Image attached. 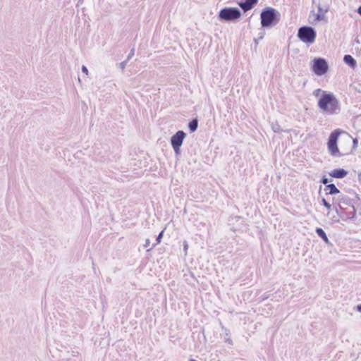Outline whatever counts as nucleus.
Listing matches in <instances>:
<instances>
[{
	"instance_id": "obj_1",
	"label": "nucleus",
	"mask_w": 361,
	"mask_h": 361,
	"mask_svg": "<svg viewBox=\"0 0 361 361\" xmlns=\"http://www.w3.org/2000/svg\"><path fill=\"white\" fill-rule=\"evenodd\" d=\"M317 105L322 113L325 115H337L341 110L339 101L331 92H323Z\"/></svg>"
},
{
	"instance_id": "obj_2",
	"label": "nucleus",
	"mask_w": 361,
	"mask_h": 361,
	"mask_svg": "<svg viewBox=\"0 0 361 361\" xmlns=\"http://www.w3.org/2000/svg\"><path fill=\"white\" fill-rule=\"evenodd\" d=\"M341 135H343L345 137V140L348 143L351 142L352 137L344 130H342L339 128L334 130L329 135L328 142H327V148L329 152L335 157H338L340 155L339 150L337 146L338 138Z\"/></svg>"
},
{
	"instance_id": "obj_3",
	"label": "nucleus",
	"mask_w": 361,
	"mask_h": 361,
	"mask_svg": "<svg viewBox=\"0 0 361 361\" xmlns=\"http://www.w3.org/2000/svg\"><path fill=\"white\" fill-rule=\"evenodd\" d=\"M278 14L279 13L273 8L268 7L264 9L260 15L262 27H269L275 25L279 21Z\"/></svg>"
},
{
	"instance_id": "obj_4",
	"label": "nucleus",
	"mask_w": 361,
	"mask_h": 361,
	"mask_svg": "<svg viewBox=\"0 0 361 361\" xmlns=\"http://www.w3.org/2000/svg\"><path fill=\"white\" fill-rule=\"evenodd\" d=\"M241 16V12L238 8L226 7L222 8L219 13V18L224 21H235Z\"/></svg>"
},
{
	"instance_id": "obj_5",
	"label": "nucleus",
	"mask_w": 361,
	"mask_h": 361,
	"mask_svg": "<svg viewBox=\"0 0 361 361\" xmlns=\"http://www.w3.org/2000/svg\"><path fill=\"white\" fill-rule=\"evenodd\" d=\"M315 30L310 26H303L299 28L298 32V38L307 44H312L316 38Z\"/></svg>"
},
{
	"instance_id": "obj_6",
	"label": "nucleus",
	"mask_w": 361,
	"mask_h": 361,
	"mask_svg": "<svg viewBox=\"0 0 361 361\" xmlns=\"http://www.w3.org/2000/svg\"><path fill=\"white\" fill-rule=\"evenodd\" d=\"M337 200L338 201V204L339 206V208L341 209H344L345 206H350V211L348 212V218L353 219L354 218L355 215V209L354 206L353 205L352 200L350 197H348L347 195H344L341 193H340L338 197Z\"/></svg>"
},
{
	"instance_id": "obj_7",
	"label": "nucleus",
	"mask_w": 361,
	"mask_h": 361,
	"mask_svg": "<svg viewBox=\"0 0 361 361\" xmlns=\"http://www.w3.org/2000/svg\"><path fill=\"white\" fill-rule=\"evenodd\" d=\"M185 137L186 134L183 130H178L171 137V144L176 155L180 154V148Z\"/></svg>"
},
{
	"instance_id": "obj_8",
	"label": "nucleus",
	"mask_w": 361,
	"mask_h": 361,
	"mask_svg": "<svg viewBox=\"0 0 361 361\" xmlns=\"http://www.w3.org/2000/svg\"><path fill=\"white\" fill-rule=\"evenodd\" d=\"M328 63L322 58L314 59L313 61L312 71L317 75H322L328 71Z\"/></svg>"
},
{
	"instance_id": "obj_9",
	"label": "nucleus",
	"mask_w": 361,
	"mask_h": 361,
	"mask_svg": "<svg viewBox=\"0 0 361 361\" xmlns=\"http://www.w3.org/2000/svg\"><path fill=\"white\" fill-rule=\"evenodd\" d=\"M317 4L319 13H327L329 8L330 0H312Z\"/></svg>"
},
{
	"instance_id": "obj_10",
	"label": "nucleus",
	"mask_w": 361,
	"mask_h": 361,
	"mask_svg": "<svg viewBox=\"0 0 361 361\" xmlns=\"http://www.w3.org/2000/svg\"><path fill=\"white\" fill-rule=\"evenodd\" d=\"M257 1L258 0H242L238 5L244 12H247L251 10Z\"/></svg>"
},
{
	"instance_id": "obj_11",
	"label": "nucleus",
	"mask_w": 361,
	"mask_h": 361,
	"mask_svg": "<svg viewBox=\"0 0 361 361\" xmlns=\"http://www.w3.org/2000/svg\"><path fill=\"white\" fill-rule=\"evenodd\" d=\"M325 14L324 13H319V11L317 13H315L314 11H312L309 16V22L313 24L315 22L323 20L325 19Z\"/></svg>"
},
{
	"instance_id": "obj_12",
	"label": "nucleus",
	"mask_w": 361,
	"mask_h": 361,
	"mask_svg": "<svg viewBox=\"0 0 361 361\" xmlns=\"http://www.w3.org/2000/svg\"><path fill=\"white\" fill-rule=\"evenodd\" d=\"M348 174V171H345L343 169H337L333 170L331 173H329V175L336 178H343L345 177Z\"/></svg>"
},
{
	"instance_id": "obj_13",
	"label": "nucleus",
	"mask_w": 361,
	"mask_h": 361,
	"mask_svg": "<svg viewBox=\"0 0 361 361\" xmlns=\"http://www.w3.org/2000/svg\"><path fill=\"white\" fill-rule=\"evenodd\" d=\"M325 190L327 191L326 194H329V195H338L341 193L339 190L333 183L326 185Z\"/></svg>"
},
{
	"instance_id": "obj_14",
	"label": "nucleus",
	"mask_w": 361,
	"mask_h": 361,
	"mask_svg": "<svg viewBox=\"0 0 361 361\" xmlns=\"http://www.w3.org/2000/svg\"><path fill=\"white\" fill-rule=\"evenodd\" d=\"M343 61L351 68H355L357 64L356 61L354 59V58L349 54H346L344 56Z\"/></svg>"
},
{
	"instance_id": "obj_15",
	"label": "nucleus",
	"mask_w": 361,
	"mask_h": 361,
	"mask_svg": "<svg viewBox=\"0 0 361 361\" xmlns=\"http://www.w3.org/2000/svg\"><path fill=\"white\" fill-rule=\"evenodd\" d=\"M315 231L318 236H319L324 242L327 243H329L328 237L322 228H317Z\"/></svg>"
},
{
	"instance_id": "obj_16",
	"label": "nucleus",
	"mask_w": 361,
	"mask_h": 361,
	"mask_svg": "<svg viewBox=\"0 0 361 361\" xmlns=\"http://www.w3.org/2000/svg\"><path fill=\"white\" fill-rule=\"evenodd\" d=\"M197 127H198V121L197 119H193L188 123V128H189L190 132H192V133L195 132L197 129Z\"/></svg>"
},
{
	"instance_id": "obj_17",
	"label": "nucleus",
	"mask_w": 361,
	"mask_h": 361,
	"mask_svg": "<svg viewBox=\"0 0 361 361\" xmlns=\"http://www.w3.org/2000/svg\"><path fill=\"white\" fill-rule=\"evenodd\" d=\"M163 234H164V231H162L161 233H159V234L158 235V236L157 237V239H156V243L152 245V247L149 249L147 250V251H149L151 250L152 248H154L157 244L160 243H161V238L163 237Z\"/></svg>"
},
{
	"instance_id": "obj_18",
	"label": "nucleus",
	"mask_w": 361,
	"mask_h": 361,
	"mask_svg": "<svg viewBox=\"0 0 361 361\" xmlns=\"http://www.w3.org/2000/svg\"><path fill=\"white\" fill-rule=\"evenodd\" d=\"M323 92H326L321 89H317L313 92V95L316 97H320L321 95H323Z\"/></svg>"
},
{
	"instance_id": "obj_19",
	"label": "nucleus",
	"mask_w": 361,
	"mask_h": 361,
	"mask_svg": "<svg viewBox=\"0 0 361 361\" xmlns=\"http://www.w3.org/2000/svg\"><path fill=\"white\" fill-rule=\"evenodd\" d=\"M271 129L275 133H279L281 130V127L278 123H272Z\"/></svg>"
},
{
	"instance_id": "obj_20",
	"label": "nucleus",
	"mask_w": 361,
	"mask_h": 361,
	"mask_svg": "<svg viewBox=\"0 0 361 361\" xmlns=\"http://www.w3.org/2000/svg\"><path fill=\"white\" fill-rule=\"evenodd\" d=\"M351 142H353V147L347 153H350L353 152V149H355L357 147V140L356 138H353L351 140Z\"/></svg>"
},
{
	"instance_id": "obj_21",
	"label": "nucleus",
	"mask_w": 361,
	"mask_h": 361,
	"mask_svg": "<svg viewBox=\"0 0 361 361\" xmlns=\"http://www.w3.org/2000/svg\"><path fill=\"white\" fill-rule=\"evenodd\" d=\"M322 204L326 207L328 209H330L331 207V204L327 202L324 198H322Z\"/></svg>"
},
{
	"instance_id": "obj_22",
	"label": "nucleus",
	"mask_w": 361,
	"mask_h": 361,
	"mask_svg": "<svg viewBox=\"0 0 361 361\" xmlns=\"http://www.w3.org/2000/svg\"><path fill=\"white\" fill-rule=\"evenodd\" d=\"M127 61H127V59H126V61H123V62H121V63H120L118 64V67H119L122 71H123V70L125 69V68H126V64H127Z\"/></svg>"
},
{
	"instance_id": "obj_23",
	"label": "nucleus",
	"mask_w": 361,
	"mask_h": 361,
	"mask_svg": "<svg viewBox=\"0 0 361 361\" xmlns=\"http://www.w3.org/2000/svg\"><path fill=\"white\" fill-rule=\"evenodd\" d=\"M135 54V49L133 48L131 49V50L130 51L128 56H127V61H128L129 59H130Z\"/></svg>"
},
{
	"instance_id": "obj_24",
	"label": "nucleus",
	"mask_w": 361,
	"mask_h": 361,
	"mask_svg": "<svg viewBox=\"0 0 361 361\" xmlns=\"http://www.w3.org/2000/svg\"><path fill=\"white\" fill-rule=\"evenodd\" d=\"M81 70L83 73H85V75H88V70L85 66H82Z\"/></svg>"
},
{
	"instance_id": "obj_25",
	"label": "nucleus",
	"mask_w": 361,
	"mask_h": 361,
	"mask_svg": "<svg viewBox=\"0 0 361 361\" xmlns=\"http://www.w3.org/2000/svg\"><path fill=\"white\" fill-rule=\"evenodd\" d=\"M321 182L324 184V185H327L328 182H329V180L326 177L324 176L321 180Z\"/></svg>"
},
{
	"instance_id": "obj_26",
	"label": "nucleus",
	"mask_w": 361,
	"mask_h": 361,
	"mask_svg": "<svg viewBox=\"0 0 361 361\" xmlns=\"http://www.w3.org/2000/svg\"><path fill=\"white\" fill-rule=\"evenodd\" d=\"M149 245H150V240L147 238L145 240V243L144 244V247H148L149 246Z\"/></svg>"
},
{
	"instance_id": "obj_27",
	"label": "nucleus",
	"mask_w": 361,
	"mask_h": 361,
	"mask_svg": "<svg viewBox=\"0 0 361 361\" xmlns=\"http://www.w3.org/2000/svg\"><path fill=\"white\" fill-rule=\"evenodd\" d=\"M188 247V243H187V242H184V243H183V249H184V251H185V252H186V251H187Z\"/></svg>"
},
{
	"instance_id": "obj_28",
	"label": "nucleus",
	"mask_w": 361,
	"mask_h": 361,
	"mask_svg": "<svg viewBox=\"0 0 361 361\" xmlns=\"http://www.w3.org/2000/svg\"><path fill=\"white\" fill-rule=\"evenodd\" d=\"M357 310L361 312V304L357 306Z\"/></svg>"
},
{
	"instance_id": "obj_29",
	"label": "nucleus",
	"mask_w": 361,
	"mask_h": 361,
	"mask_svg": "<svg viewBox=\"0 0 361 361\" xmlns=\"http://www.w3.org/2000/svg\"><path fill=\"white\" fill-rule=\"evenodd\" d=\"M357 13L361 16V6L358 7Z\"/></svg>"
},
{
	"instance_id": "obj_30",
	"label": "nucleus",
	"mask_w": 361,
	"mask_h": 361,
	"mask_svg": "<svg viewBox=\"0 0 361 361\" xmlns=\"http://www.w3.org/2000/svg\"><path fill=\"white\" fill-rule=\"evenodd\" d=\"M189 361H197V360H193V359H191V360H190Z\"/></svg>"
},
{
	"instance_id": "obj_31",
	"label": "nucleus",
	"mask_w": 361,
	"mask_h": 361,
	"mask_svg": "<svg viewBox=\"0 0 361 361\" xmlns=\"http://www.w3.org/2000/svg\"><path fill=\"white\" fill-rule=\"evenodd\" d=\"M359 178H361V173H360V174H359Z\"/></svg>"
}]
</instances>
